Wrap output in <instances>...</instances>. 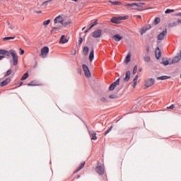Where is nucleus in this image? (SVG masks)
Wrapping results in <instances>:
<instances>
[{"instance_id": "1", "label": "nucleus", "mask_w": 181, "mask_h": 181, "mask_svg": "<svg viewBox=\"0 0 181 181\" xmlns=\"http://www.w3.org/2000/svg\"><path fill=\"white\" fill-rule=\"evenodd\" d=\"M5 54L11 56L13 66H18V55H16V52L15 50L10 49L9 51H6Z\"/></svg>"}, {"instance_id": "2", "label": "nucleus", "mask_w": 181, "mask_h": 181, "mask_svg": "<svg viewBox=\"0 0 181 181\" xmlns=\"http://www.w3.org/2000/svg\"><path fill=\"white\" fill-rule=\"evenodd\" d=\"M47 53H49V47H44L41 49V57L42 59H45V57H47Z\"/></svg>"}, {"instance_id": "3", "label": "nucleus", "mask_w": 181, "mask_h": 181, "mask_svg": "<svg viewBox=\"0 0 181 181\" xmlns=\"http://www.w3.org/2000/svg\"><path fill=\"white\" fill-rule=\"evenodd\" d=\"M155 84V80L153 78H148L145 81L144 86L146 88H149V87H152Z\"/></svg>"}, {"instance_id": "4", "label": "nucleus", "mask_w": 181, "mask_h": 181, "mask_svg": "<svg viewBox=\"0 0 181 181\" xmlns=\"http://www.w3.org/2000/svg\"><path fill=\"white\" fill-rule=\"evenodd\" d=\"M181 59V51L179 54H177L175 57H174L172 59L171 63H170V64H175L176 63H179V62H180Z\"/></svg>"}, {"instance_id": "5", "label": "nucleus", "mask_w": 181, "mask_h": 181, "mask_svg": "<svg viewBox=\"0 0 181 181\" xmlns=\"http://www.w3.org/2000/svg\"><path fill=\"white\" fill-rule=\"evenodd\" d=\"M82 67L86 77H91V73L90 72V69H88V66L86 64H83Z\"/></svg>"}, {"instance_id": "6", "label": "nucleus", "mask_w": 181, "mask_h": 181, "mask_svg": "<svg viewBox=\"0 0 181 181\" xmlns=\"http://www.w3.org/2000/svg\"><path fill=\"white\" fill-rule=\"evenodd\" d=\"M102 34H103V30H101V29H97L92 33V36L93 37L98 38V37H101Z\"/></svg>"}, {"instance_id": "7", "label": "nucleus", "mask_w": 181, "mask_h": 181, "mask_svg": "<svg viewBox=\"0 0 181 181\" xmlns=\"http://www.w3.org/2000/svg\"><path fill=\"white\" fill-rule=\"evenodd\" d=\"M95 171L97 172V173H98V175H104L105 172V168L103 165H98L96 167Z\"/></svg>"}, {"instance_id": "8", "label": "nucleus", "mask_w": 181, "mask_h": 181, "mask_svg": "<svg viewBox=\"0 0 181 181\" xmlns=\"http://www.w3.org/2000/svg\"><path fill=\"white\" fill-rule=\"evenodd\" d=\"M117 86H119V78H118L117 81H115L110 85V86L109 87V90L114 91Z\"/></svg>"}, {"instance_id": "9", "label": "nucleus", "mask_w": 181, "mask_h": 181, "mask_svg": "<svg viewBox=\"0 0 181 181\" xmlns=\"http://www.w3.org/2000/svg\"><path fill=\"white\" fill-rule=\"evenodd\" d=\"M167 33H168V30L165 29V30H163L161 33H160L157 36L158 40H163V39H165V37L166 36Z\"/></svg>"}, {"instance_id": "10", "label": "nucleus", "mask_w": 181, "mask_h": 181, "mask_svg": "<svg viewBox=\"0 0 181 181\" xmlns=\"http://www.w3.org/2000/svg\"><path fill=\"white\" fill-rule=\"evenodd\" d=\"M63 22H64V18L62 16H58L54 20V23H61L62 25Z\"/></svg>"}, {"instance_id": "11", "label": "nucleus", "mask_w": 181, "mask_h": 181, "mask_svg": "<svg viewBox=\"0 0 181 181\" xmlns=\"http://www.w3.org/2000/svg\"><path fill=\"white\" fill-rule=\"evenodd\" d=\"M9 83H11V78H7L6 80L0 83V87H5V86H8Z\"/></svg>"}, {"instance_id": "12", "label": "nucleus", "mask_w": 181, "mask_h": 181, "mask_svg": "<svg viewBox=\"0 0 181 181\" xmlns=\"http://www.w3.org/2000/svg\"><path fill=\"white\" fill-rule=\"evenodd\" d=\"M89 135L90 136V139L93 141H97V133L94 131L89 132Z\"/></svg>"}, {"instance_id": "13", "label": "nucleus", "mask_w": 181, "mask_h": 181, "mask_svg": "<svg viewBox=\"0 0 181 181\" xmlns=\"http://www.w3.org/2000/svg\"><path fill=\"white\" fill-rule=\"evenodd\" d=\"M113 39L115 40V42H120V40H122L124 39V37L119 35V34H116L113 35Z\"/></svg>"}, {"instance_id": "14", "label": "nucleus", "mask_w": 181, "mask_h": 181, "mask_svg": "<svg viewBox=\"0 0 181 181\" xmlns=\"http://www.w3.org/2000/svg\"><path fill=\"white\" fill-rule=\"evenodd\" d=\"M161 54H162L160 52V49H159V47H158L155 51V55H156L157 60L160 59Z\"/></svg>"}, {"instance_id": "15", "label": "nucleus", "mask_w": 181, "mask_h": 181, "mask_svg": "<svg viewBox=\"0 0 181 181\" xmlns=\"http://www.w3.org/2000/svg\"><path fill=\"white\" fill-rule=\"evenodd\" d=\"M69 42V39L66 38V35H62L59 43L61 45H64V43H67Z\"/></svg>"}, {"instance_id": "16", "label": "nucleus", "mask_w": 181, "mask_h": 181, "mask_svg": "<svg viewBox=\"0 0 181 181\" xmlns=\"http://www.w3.org/2000/svg\"><path fill=\"white\" fill-rule=\"evenodd\" d=\"M131 78V71H127L126 72V75H125V77L124 78V81H129V79Z\"/></svg>"}, {"instance_id": "17", "label": "nucleus", "mask_w": 181, "mask_h": 181, "mask_svg": "<svg viewBox=\"0 0 181 181\" xmlns=\"http://www.w3.org/2000/svg\"><path fill=\"white\" fill-rule=\"evenodd\" d=\"M85 165H86V162L83 161V162L81 163L78 168L75 171V173L80 172V170H81V169H83V168H84Z\"/></svg>"}, {"instance_id": "18", "label": "nucleus", "mask_w": 181, "mask_h": 181, "mask_svg": "<svg viewBox=\"0 0 181 181\" xmlns=\"http://www.w3.org/2000/svg\"><path fill=\"white\" fill-rule=\"evenodd\" d=\"M110 22H112V23H119V17H113L112 18H111Z\"/></svg>"}, {"instance_id": "19", "label": "nucleus", "mask_w": 181, "mask_h": 181, "mask_svg": "<svg viewBox=\"0 0 181 181\" xmlns=\"http://www.w3.org/2000/svg\"><path fill=\"white\" fill-rule=\"evenodd\" d=\"M129 62H131V53H128L127 55L125 57L124 59V63H127V64H128V63H129Z\"/></svg>"}, {"instance_id": "20", "label": "nucleus", "mask_w": 181, "mask_h": 181, "mask_svg": "<svg viewBox=\"0 0 181 181\" xmlns=\"http://www.w3.org/2000/svg\"><path fill=\"white\" fill-rule=\"evenodd\" d=\"M96 25H98V19H96L94 23H90V27L88 28V30H90L92 28H94Z\"/></svg>"}, {"instance_id": "21", "label": "nucleus", "mask_w": 181, "mask_h": 181, "mask_svg": "<svg viewBox=\"0 0 181 181\" xmlns=\"http://www.w3.org/2000/svg\"><path fill=\"white\" fill-rule=\"evenodd\" d=\"M93 59H94V49H92L89 54L90 62H93Z\"/></svg>"}, {"instance_id": "22", "label": "nucleus", "mask_w": 181, "mask_h": 181, "mask_svg": "<svg viewBox=\"0 0 181 181\" xmlns=\"http://www.w3.org/2000/svg\"><path fill=\"white\" fill-rule=\"evenodd\" d=\"M136 83H138V75L135 76L134 81H133L132 86L134 87V88H135V87H136Z\"/></svg>"}, {"instance_id": "23", "label": "nucleus", "mask_w": 181, "mask_h": 181, "mask_svg": "<svg viewBox=\"0 0 181 181\" xmlns=\"http://www.w3.org/2000/svg\"><path fill=\"white\" fill-rule=\"evenodd\" d=\"M60 30V27H52L51 30V33H53V32H55V33H57Z\"/></svg>"}, {"instance_id": "24", "label": "nucleus", "mask_w": 181, "mask_h": 181, "mask_svg": "<svg viewBox=\"0 0 181 181\" xmlns=\"http://www.w3.org/2000/svg\"><path fill=\"white\" fill-rule=\"evenodd\" d=\"M29 77V74L26 72L25 74H23V77L21 78V81H25L26 78Z\"/></svg>"}, {"instance_id": "25", "label": "nucleus", "mask_w": 181, "mask_h": 181, "mask_svg": "<svg viewBox=\"0 0 181 181\" xmlns=\"http://www.w3.org/2000/svg\"><path fill=\"white\" fill-rule=\"evenodd\" d=\"M157 78H158V80H168V78H170V76H160Z\"/></svg>"}, {"instance_id": "26", "label": "nucleus", "mask_w": 181, "mask_h": 181, "mask_svg": "<svg viewBox=\"0 0 181 181\" xmlns=\"http://www.w3.org/2000/svg\"><path fill=\"white\" fill-rule=\"evenodd\" d=\"M27 86H28V87H30V86H39V85L36 83V81H32L30 83H28Z\"/></svg>"}, {"instance_id": "27", "label": "nucleus", "mask_w": 181, "mask_h": 181, "mask_svg": "<svg viewBox=\"0 0 181 181\" xmlns=\"http://www.w3.org/2000/svg\"><path fill=\"white\" fill-rule=\"evenodd\" d=\"M144 62H146V63H149V62H151V57L144 56Z\"/></svg>"}, {"instance_id": "28", "label": "nucleus", "mask_w": 181, "mask_h": 181, "mask_svg": "<svg viewBox=\"0 0 181 181\" xmlns=\"http://www.w3.org/2000/svg\"><path fill=\"white\" fill-rule=\"evenodd\" d=\"M88 47H83V53L85 54V56H87V54H88Z\"/></svg>"}, {"instance_id": "29", "label": "nucleus", "mask_w": 181, "mask_h": 181, "mask_svg": "<svg viewBox=\"0 0 181 181\" xmlns=\"http://www.w3.org/2000/svg\"><path fill=\"white\" fill-rule=\"evenodd\" d=\"M110 4H112V5H122V3L120 1H109Z\"/></svg>"}, {"instance_id": "30", "label": "nucleus", "mask_w": 181, "mask_h": 181, "mask_svg": "<svg viewBox=\"0 0 181 181\" xmlns=\"http://www.w3.org/2000/svg\"><path fill=\"white\" fill-rule=\"evenodd\" d=\"M143 5H145V3H134V6H137L139 8H141Z\"/></svg>"}, {"instance_id": "31", "label": "nucleus", "mask_w": 181, "mask_h": 181, "mask_svg": "<svg viewBox=\"0 0 181 181\" xmlns=\"http://www.w3.org/2000/svg\"><path fill=\"white\" fill-rule=\"evenodd\" d=\"M70 23H71V21H66V22H63L62 23V26H64V28H66V26H67L68 25H70Z\"/></svg>"}, {"instance_id": "32", "label": "nucleus", "mask_w": 181, "mask_h": 181, "mask_svg": "<svg viewBox=\"0 0 181 181\" xmlns=\"http://www.w3.org/2000/svg\"><path fill=\"white\" fill-rule=\"evenodd\" d=\"M160 23V18H156L154 20V25H158V23Z\"/></svg>"}, {"instance_id": "33", "label": "nucleus", "mask_w": 181, "mask_h": 181, "mask_svg": "<svg viewBox=\"0 0 181 181\" xmlns=\"http://www.w3.org/2000/svg\"><path fill=\"white\" fill-rule=\"evenodd\" d=\"M109 98H111L112 100H115V98H118V95L112 94L109 96Z\"/></svg>"}, {"instance_id": "34", "label": "nucleus", "mask_w": 181, "mask_h": 181, "mask_svg": "<svg viewBox=\"0 0 181 181\" xmlns=\"http://www.w3.org/2000/svg\"><path fill=\"white\" fill-rule=\"evenodd\" d=\"M173 12H175V10L168 8L165 11V13H173Z\"/></svg>"}, {"instance_id": "35", "label": "nucleus", "mask_w": 181, "mask_h": 181, "mask_svg": "<svg viewBox=\"0 0 181 181\" xmlns=\"http://www.w3.org/2000/svg\"><path fill=\"white\" fill-rule=\"evenodd\" d=\"M119 21H125L127 19H128V16H120L119 17Z\"/></svg>"}, {"instance_id": "36", "label": "nucleus", "mask_w": 181, "mask_h": 181, "mask_svg": "<svg viewBox=\"0 0 181 181\" xmlns=\"http://www.w3.org/2000/svg\"><path fill=\"white\" fill-rule=\"evenodd\" d=\"M100 101L102 103H108V99H107L106 98L103 97V98H100Z\"/></svg>"}, {"instance_id": "37", "label": "nucleus", "mask_w": 181, "mask_h": 181, "mask_svg": "<svg viewBox=\"0 0 181 181\" xmlns=\"http://www.w3.org/2000/svg\"><path fill=\"white\" fill-rule=\"evenodd\" d=\"M11 39H15V37H5L3 40H11Z\"/></svg>"}, {"instance_id": "38", "label": "nucleus", "mask_w": 181, "mask_h": 181, "mask_svg": "<svg viewBox=\"0 0 181 181\" xmlns=\"http://www.w3.org/2000/svg\"><path fill=\"white\" fill-rule=\"evenodd\" d=\"M178 23H177V22H174V23L170 24V28H173V27H175V26H177V24H178Z\"/></svg>"}, {"instance_id": "39", "label": "nucleus", "mask_w": 181, "mask_h": 181, "mask_svg": "<svg viewBox=\"0 0 181 181\" xmlns=\"http://www.w3.org/2000/svg\"><path fill=\"white\" fill-rule=\"evenodd\" d=\"M136 71H138V66H135L133 69V74H136Z\"/></svg>"}, {"instance_id": "40", "label": "nucleus", "mask_w": 181, "mask_h": 181, "mask_svg": "<svg viewBox=\"0 0 181 181\" xmlns=\"http://www.w3.org/2000/svg\"><path fill=\"white\" fill-rule=\"evenodd\" d=\"M112 129V126H111L105 132V135H107V134H110L111 132V130Z\"/></svg>"}, {"instance_id": "41", "label": "nucleus", "mask_w": 181, "mask_h": 181, "mask_svg": "<svg viewBox=\"0 0 181 181\" xmlns=\"http://www.w3.org/2000/svg\"><path fill=\"white\" fill-rule=\"evenodd\" d=\"M49 23H50V20L45 21L43 22V25L47 26V25H49Z\"/></svg>"}, {"instance_id": "42", "label": "nucleus", "mask_w": 181, "mask_h": 181, "mask_svg": "<svg viewBox=\"0 0 181 181\" xmlns=\"http://www.w3.org/2000/svg\"><path fill=\"white\" fill-rule=\"evenodd\" d=\"M6 50L5 49H0V54H6Z\"/></svg>"}, {"instance_id": "43", "label": "nucleus", "mask_w": 181, "mask_h": 181, "mask_svg": "<svg viewBox=\"0 0 181 181\" xmlns=\"http://www.w3.org/2000/svg\"><path fill=\"white\" fill-rule=\"evenodd\" d=\"M126 6H129L130 8L132 6H135V3L127 4H126Z\"/></svg>"}, {"instance_id": "44", "label": "nucleus", "mask_w": 181, "mask_h": 181, "mask_svg": "<svg viewBox=\"0 0 181 181\" xmlns=\"http://www.w3.org/2000/svg\"><path fill=\"white\" fill-rule=\"evenodd\" d=\"M163 64H164V66H169V61L168 60L164 61L163 62Z\"/></svg>"}, {"instance_id": "45", "label": "nucleus", "mask_w": 181, "mask_h": 181, "mask_svg": "<svg viewBox=\"0 0 181 181\" xmlns=\"http://www.w3.org/2000/svg\"><path fill=\"white\" fill-rule=\"evenodd\" d=\"M11 73H12V70H11V69L8 70L6 74V76H11Z\"/></svg>"}, {"instance_id": "46", "label": "nucleus", "mask_w": 181, "mask_h": 181, "mask_svg": "<svg viewBox=\"0 0 181 181\" xmlns=\"http://www.w3.org/2000/svg\"><path fill=\"white\" fill-rule=\"evenodd\" d=\"M19 50H20V54L21 55L25 54V50L22 49V48H19Z\"/></svg>"}, {"instance_id": "47", "label": "nucleus", "mask_w": 181, "mask_h": 181, "mask_svg": "<svg viewBox=\"0 0 181 181\" xmlns=\"http://www.w3.org/2000/svg\"><path fill=\"white\" fill-rule=\"evenodd\" d=\"M79 45H81V43H83V37H79V40H78Z\"/></svg>"}, {"instance_id": "48", "label": "nucleus", "mask_w": 181, "mask_h": 181, "mask_svg": "<svg viewBox=\"0 0 181 181\" xmlns=\"http://www.w3.org/2000/svg\"><path fill=\"white\" fill-rule=\"evenodd\" d=\"M170 110H173V108H175V105H171L170 107H167Z\"/></svg>"}, {"instance_id": "49", "label": "nucleus", "mask_w": 181, "mask_h": 181, "mask_svg": "<svg viewBox=\"0 0 181 181\" xmlns=\"http://www.w3.org/2000/svg\"><path fill=\"white\" fill-rule=\"evenodd\" d=\"M146 32V29H142L141 31V35H144V33H145Z\"/></svg>"}, {"instance_id": "50", "label": "nucleus", "mask_w": 181, "mask_h": 181, "mask_svg": "<svg viewBox=\"0 0 181 181\" xmlns=\"http://www.w3.org/2000/svg\"><path fill=\"white\" fill-rule=\"evenodd\" d=\"M49 2H52V0H47V1H45V2L42 4V5H45V4H47V3H49Z\"/></svg>"}, {"instance_id": "51", "label": "nucleus", "mask_w": 181, "mask_h": 181, "mask_svg": "<svg viewBox=\"0 0 181 181\" xmlns=\"http://www.w3.org/2000/svg\"><path fill=\"white\" fill-rule=\"evenodd\" d=\"M136 18H138L139 19H141L142 16H139V15H136L135 16Z\"/></svg>"}, {"instance_id": "52", "label": "nucleus", "mask_w": 181, "mask_h": 181, "mask_svg": "<svg viewBox=\"0 0 181 181\" xmlns=\"http://www.w3.org/2000/svg\"><path fill=\"white\" fill-rule=\"evenodd\" d=\"M2 59H5V56H4V55L1 56L0 55V60H2Z\"/></svg>"}, {"instance_id": "53", "label": "nucleus", "mask_w": 181, "mask_h": 181, "mask_svg": "<svg viewBox=\"0 0 181 181\" xmlns=\"http://www.w3.org/2000/svg\"><path fill=\"white\" fill-rule=\"evenodd\" d=\"M35 13H42V11H35Z\"/></svg>"}, {"instance_id": "54", "label": "nucleus", "mask_w": 181, "mask_h": 181, "mask_svg": "<svg viewBox=\"0 0 181 181\" xmlns=\"http://www.w3.org/2000/svg\"><path fill=\"white\" fill-rule=\"evenodd\" d=\"M176 16H180V17H181V13H177L176 14Z\"/></svg>"}, {"instance_id": "55", "label": "nucleus", "mask_w": 181, "mask_h": 181, "mask_svg": "<svg viewBox=\"0 0 181 181\" xmlns=\"http://www.w3.org/2000/svg\"><path fill=\"white\" fill-rule=\"evenodd\" d=\"M177 21V23H181V18H179Z\"/></svg>"}, {"instance_id": "56", "label": "nucleus", "mask_w": 181, "mask_h": 181, "mask_svg": "<svg viewBox=\"0 0 181 181\" xmlns=\"http://www.w3.org/2000/svg\"><path fill=\"white\" fill-rule=\"evenodd\" d=\"M22 84H23V82L21 81V82H20V85L19 86H22Z\"/></svg>"}, {"instance_id": "57", "label": "nucleus", "mask_w": 181, "mask_h": 181, "mask_svg": "<svg viewBox=\"0 0 181 181\" xmlns=\"http://www.w3.org/2000/svg\"><path fill=\"white\" fill-rule=\"evenodd\" d=\"M73 1L74 2H77L78 0H71Z\"/></svg>"}, {"instance_id": "58", "label": "nucleus", "mask_w": 181, "mask_h": 181, "mask_svg": "<svg viewBox=\"0 0 181 181\" xmlns=\"http://www.w3.org/2000/svg\"><path fill=\"white\" fill-rule=\"evenodd\" d=\"M7 23H8V25H11V23L9 21H7Z\"/></svg>"}, {"instance_id": "59", "label": "nucleus", "mask_w": 181, "mask_h": 181, "mask_svg": "<svg viewBox=\"0 0 181 181\" xmlns=\"http://www.w3.org/2000/svg\"><path fill=\"white\" fill-rule=\"evenodd\" d=\"M10 29H11V30H13V27L10 26Z\"/></svg>"}, {"instance_id": "60", "label": "nucleus", "mask_w": 181, "mask_h": 181, "mask_svg": "<svg viewBox=\"0 0 181 181\" xmlns=\"http://www.w3.org/2000/svg\"><path fill=\"white\" fill-rule=\"evenodd\" d=\"M89 30H90L88 29L87 30L85 31V33H87V32H88Z\"/></svg>"}, {"instance_id": "61", "label": "nucleus", "mask_w": 181, "mask_h": 181, "mask_svg": "<svg viewBox=\"0 0 181 181\" xmlns=\"http://www.w3.org/2000/svg\"><path fill=\"white\" fill-rule=\"evenodd\" d=\"M86 29V27H83V28H82V30H84Z\"/></svg>"}, {"instance_id": "62", "label": "nucleus", "mask_w": 181, "mask_h": 181, "mask_svg": "<svg viewBox=\"0 0 181 181\" xmlns=\"http://www.w3.org/2000/svg\"><path fill=\"white\" fill-rule=\"evenodd\" d=\"M80 177H81V176H80V175H78L77 179H78V178H80Z\"/></svg>"}, {"instance_id": "63", "label": "nucleus", "mask_w": 181, "mask_h": 181, "mask_svg": "<svg viewBox=\"0 0 181 181\" xmlns=\"http://www.w3.org/2000/svg\"><path fill=\"white\" fill-rule=\"evenodd\" d=\"M139 71H142V68H141V69H139Z\"/></svg>"}, {"instance_id": "64", "label": "nucleus", "mask_w": 181, "mask_h": 181, "mask_svg": "<svg viewBox=\"0 0 181 181\" xmlns=\"http://www.w3.org/2000/svg\"><path fill=\"white\" fill-rule=\"evenodd\" d=\"M137 11H142V10H141V9L138 8V9H137Z\"/></svg>"}]
</instances>
